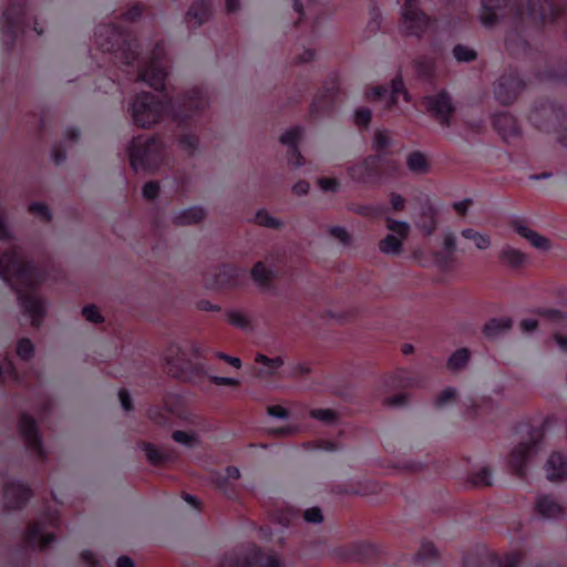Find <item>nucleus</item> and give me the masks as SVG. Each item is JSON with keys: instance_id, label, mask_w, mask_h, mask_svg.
<instances>
[{"instance_id": "1", "label": "nucleus", "mask_w": 567, "mask_h": 567, "mask_svg": "<svg viewBox=\"0 0 567 567\" xmlns=\"http://www.w3.org/2000/svg\"><path fill=\"white\" fill-rule=\"evenodd\" d=\"M0 278L18 293L23 315L32 327H40L47 313V302L31 290L43 280V274L29 264L10 230L6 210L0 207Z\"/></svg>"}, {"instance_id": "2", "label": "nucleus", "mask_w": 567, "mask_h": 567, "mask_svg": "<svg viewBox=\"0 0 567 567\" xmlns=\"http://www.w3.org/2000/svg\"><path fill=\"white\" fill-rule=\"evenodd\" d=\"M127 114L134 125L144 130L152 128L166 116H172L174 120H177L179 116L175 112V106L171 99L145 91L135 94L131 99Z\"/></svg>"}, {"instance_id": "3", "label": "nucleus", "mask_w": 567, "mask_h": 567, "mask_svg": "<svg viewBox=\"0 0 567 567\" xmlns=\"http://www.w3.org/2000/svg\"><path fill=\"white\" fill-rule=\"evenodd\" d=\"M131 167L135 173H151L167 162L168 154L164 142L156 136L138 135L128 146Z\"/></svg>"}, {"instance_id": "4", "label": "nucleus", "mask_w": 567, "mask_h": 567, "mask_svg": "<svg viewBox=\"0 0 567 567\" xmlns=\"http://www.w3.org/2000/svg\"><path fill=\"white\" fill-rule=\"evenodd\" d=\"M95 42L102 51H114L125 64H131L136 55V45L127 43L113 25H101L95 32Z\"/></svg>"}, {"instance_id": "5", "label": "nucleus", "mask_w": 567, "mask_h": 567, "mask_svg": "<svg viewBox=\"0 0 567 567\" xmlns=\"http://www.w3.org/2000/svg\"><path fill=\"white\" fill-rule=\"evenodd\" d=\"M434 27V20L419 9L416 0H404L400 30L409 37L422 38Z\"/></svg>"}, {"instance_id": "6", "label": "nucleus", "mask_w": 567, "mask_h": 567, "mask_svg": "<svg viewBox=\"0 0 567 567\" xmlns=\"http://www.w3.org/2000/svg\"><path fill=\"white\" fill-rule=\"evenodd\" d=\"M163 54V49L157 47L150 58L138 63L137 80L156 91L164 90L167 76V66Z\"/></svg>"}, {"instance_id": "7", "label": "nucleus", "mask_w": 567, "mask_h": 567, "mask_svg": "<svg viewBox=\"0 0 567 567\" xmlns=\"http://www.w3.org/2000/svg\"><path fill=\"white\" fill-rule=\"evenodd\" d=\"M385 223L389 234L380 241L379 249L385 255L398 256L402 252L403 241L408 238L411 226L408 221L391 217H386Z\"/></svg>"}, {"instance_id": "8", "label": "nucleus", "mask_w": 567, "mask_h": 567, "mask_svg": "<svg viewBox=\"0 0 567 567\" xmlns=\"http://www.w3.org/2000/svg\"><path fill=\"white\" fill-rule=\"evenodd\" d=\"M246 276V269L225 264L218 266L212 274V278L207 281L209 288H234L243 284Z\"/></svg>"}, {"instance_id": "9", "label": "nucleus", "mask_w": 567, "mask_h": 567, "mask_svg": "<svg viewBox=\"0 0 567 567\" xmlns=\"http://www.w3.org/2000/svg\"><path fill=\"white\" fill-rule=\"evenodd\" d=\"M542 440L543 434L538 431H535L526 441L520 442L513 449L511 454V462L519 475L524 474L525 463L538 452Z\"/></svg>"}, {"instance_id": "10", "label": "nucleus", "mask_w": 567, "mask_h": 567, "mask_svg": "<svg viewBox=\"0 0 567 567\" xmlns=\"http://www.w3.org/2000/svg\"><path fill=\"white\" fill-rule=\"evenodd\" d=\"M424 105L429 113H431L441 125L449 127L451 118L454 113V105L451 97L445 92L429 95L424 99Z\"/></svg>"}, {"instance_id": "11", "label": "nucleus", "mask_w": 567, "mask_h": 567, "mask_svg": "<svg viewBox=\"0 0 567 567\" xmlns=\"http://www.w3.org/2000/svg\"><path fill=\"white\" fill-rule=\"evenodd\" d=\"M399 95H402L404 101H409V94L404 90L401 79L391 81L390 91L383 86H374L365 93L368 101L380 102L384 109L394 106L398 103Z\"/></svg>"}, {"instance_id": "12", "label": "nucleus", "mask_w": 567, "mask_h": 567, "mask_svg": "<svg viewBox=\"0 0 567 567\" xmlns=\"http://www.w3.org/2000/svg\"><path fill=\"white\" fill-rule=\"evenodd\" d=\"M165 362L168 372L175 378H184L193 383H198L195 375H188V360L186 351L177 343L171 344L165 352Z\"/></svg>"}, {"instance_id": "13", "label": "nucleus", "mask_w": 567, "mask_h": 567, "mask_svg": "<svg viewBox=\"0 0 567 567\" xmlns=\"http://www.w3.org/2000/svg\"><path fill=\"white\" fill-rule=\"evenodd\" d=\"M209 104L207 92L200 86H194L187 90L182 99L179 110L175 112L179 115L177 120H184L193 113L206 109Z\"/></svg>"}, {"instance_id": "14", "label": "nucleus", "mask_w": 567, "mask_h": 567, "mask_svg": "<svg viewBox=\"0 0 567 567\" xmlns=\"http://www.w3.org/2000/svg\"><path fill=\"white\" fill-rule=\"evenodd\" d=\"M538 7H530L529 0H519V6L526 8L527 14L538 18L542 22L553 21L565 8L566 0H537Z\"/></svg>"}, {"instance_id": "15", "label": "nucleus", "mask_w": 567, "mask_h": 567, "mask_svg": "<svg viewBox=\"0 0 567 567\" xmlns=\"http://www.w3.org/2000/svg\"><path fill=\"white\" fill-rule=\"evenodd\" d=\"M523 89V81L516 74L502 75L494 86L495 97L503 104L512 103Z\"/></svg>"}, {"instance_id": "16", "label": "nucleus", "mask_w": 567, "mask_h": 567, "mask_svg": "<svg viewBox=\"0 0 567 567\" xmlns=\"http://www.w3.org/2000/svg\"><path fill=\"white\" fill-rule=\"evenodd\" d=\"M509 225L519 237L527 240L534 248L540 251H549L551 249V241L527 226L524 220L516 218L513 219Z\"/></svg>"}, {"instance_id": "17", "label": "nucleus", "mask_w": 567, "mask_h": 567, "mask_svg": "<svg viewBox=\"0 0 567 567\" xmlns=\"http://www.w3.org/2000/svg\"><path fill=\"white\" fill-rule=\"evenodd\" d=\"M437 215V209L431 203H424L414 220L416 229L425 237L432 236L439 226Z\"/></svg>"}, {"instance_id": "18", "label": "nucleus", "mask_w": 567, "mask_h": 567, "mask_svg": "<svg viewBox=\"0 0 567 567\" xmlns=\"http://www.w3.org/2000/svg\"><path fill=\"white\" fill-rule=\"evenodd\" d=\"M380 158L368 156L348 168L350 178L358 183H367L374 175Z\"/></svg>"}, {"instance_id": "19", "label": "nucleus", "mask_w": 567, "mask_h": 567, "mask_svg": "<svg viewBox=\"0 0 567 567\" xmlns=\"http://www.w3.org/2000/svg\"><path fill=\"white\" fill-rule=\"evenodd\" d=\"M20 432L28 445V447L39 456L43 455V449L41 445L40 437L38 435L37 424L34 420L29 416H21L19 421Z\"/></svg>"}, {"instance_id": "20", "label": "nucleus", "mask_w": 567, "mask_h": 567, "mask_svg": "<svg viewBox=\"0 0 567 567\" xmlns=\"http://www.w3.org/2000/svg\"><path fill=\"white\" fill-rule=\"evenodd\" d=\"M30 489L20 482H10L4 487V502L10 508H18L30 498Z\"/></svg>"}, {"instance_id": "21", "label": "nucleus", "mask_w": 567, "mask_h": 567, "mask_svg": "<svg viewBox=\"0 0 567 567\" xmlns=\"http://www.w3.org/2000/svg\"><path fill=\"white\" fill-rule=\"evenodd\" d=\"M24 13V4L22 2L11 3L2 16L3 32L16 35L17 30L20 29Z\"/></svg>"}, {"instance_id": "22", "label": "nucleus", "mask_w": 567, "mask_h": 567, "mask_svg": "<svg viewBox=\"0 0 567 567\" xmlns=\"http://www.w3.org/2000/svg\"><path fill=\"white\" fill-rule=\"evenodd\" d=\"M255 362L260 365L257 371L258 377L268 379L277 375L278 371L285 364V359L281 355L270 358L262 353H257Z\"/></svg>"}, {"instance_id": "23", "label": "nucleus", "mask_w": 567, "mask_h": 567, "mask_svg": "<svg viewBox=\"0 0 567 567\" xmlns=\"http://www.w3.org/2000/svg\"><path fill=\"white\" fill-rule=\"evenodd\" d=\"M205 210L199 206H193L176 210L172 214V223L177 226H188L202 221Z\"/></svg>"}, {"instance_id": "24", "label": "nucleus", "mask_w": 567, "mask_h": 567, "mask_svg": "<svg viewBox=\"0 0 567 567\" xmlns=\"http://www.w3.org/2000/svg\"><path fill=\"white\" fill-rule=\"evenodd\" d=\"M506 4V0H482L480 20L485 28L495 25L498 19V11Z\"/></svg>"}, {"instance_id": "25", "label": "nucleus", "mask_w": 567, "mask_h": 567, "mask_svg": "<svg viewBox=\"0 0 567 567\" xmlns=\"http://www.w3.org/2000/svg\"><path fill=\"white\" fill-rule=\"evenodd\" d=\"M501 261L512 269H518L527 264V255L518 248L505 245L499 251Z\"/></svg>"}, {"instance_id": "26", "label": "nucleus", "mask_w": 567, "mask_h": 567, "mask_svg": "<svg viewBox=\"0 0 567 567\" xmlns=\"http://www.w3.org/2000/svg\"><path fill=\"white\" fill-rule=\"evenodd\" d=\"M546 476L549 481H560L567 476V463L559 453H553L545 465Z\"/></svg>"}, {"instance_id": "27", "label": "nucleus", "mask_w": 567, "mask_h": 567, "mask_svg": "<svg viewBox=\"0 0 567 567\" xmlns=\"http://www.w3.org/2000/svg\"><path fill=\"white\" fill-rule=\"evenodd\" d=\"M213 0H197L193 3L187 12V17L194 21L195 24L204 23L210 16Z\"/></svg>"}, {"instance_id": "28", "label": "nucleus", "mask_w": 567, "mask_h": 567, "mask_svg": "<svg viewBox=\"0 0 567 567\" xmlns=\"http://www.w3.org/2000/svg\"><path fill=\"white\" fill-rule=\"evenodd\" d=\"M494 126L504 138H509L518 134L516 120L509 114L497 115L494 120Z\"/></svg>"}, {"instance_id": "29", "label": "nucleus", "mask_w": 567, "mask_h": 567, "mask_svg": "<svg viewBox=\"0 0 567 567\" xmlns=\"http://www.w3.org/2000/svg\"><path fill=\"white\" fill-rule=\"evenodd\" d=\"M537 511L544 518H557L563 515L561 506L550 496L538 499Z\"/></svg>"}, {"instance_id": "30", "label": "nucleus", "mask_w": 567, "mask_h": 567, "mask_svg": "<svg viewBox=\"0 0 567 567\" xmlns=\"http://www.w3.org/2000/svg\"><path fill=\"white\" fill-rule=\"evenodd\" d=\"M461 235L464 239L471 240L478 250H487L492 247V238L486 233L474 228H464Z\"/></svg>"}, {"instance_id": "31", "label": "nucleus", "mask_w": 567, "mask_h": 567, "mask_svg": "<svg viewBox=\"0 0 567 567\" xmlns=\"http://www.w3.org/2000/svg\"><path fill=\"white\" fill-rule=\"evenodd\" d=\"M227 321L244 331H252L251 317L244 310L233 309L226 313Z\"/></svg>"}, {"instance_id": "32", "label": "nucleus", "mask_w": 567, "mask_h": 567, "mask_svg": "<svg viewBox=\"0 0 567 567\" xmlns=\"http://www.w3.org/2000/svg\"><path fill=\"white\" fill-rule=\"evenodd\" d=\"M27 539L31 546L44 548L52 542L53 537L51 534L44 533L40 524H34L30 527Z\"/></svg>"}, {"instance_id": "33", "label": "nucleus", "mask_w": 567, "mask_h": 567, "mask_svg": "<svg viewBox=\"0 0 567 567\" xmlns=\"http://www.w3.org/2000/svg\"><path fill=\"white\" fill-rule=\"evenodd\" d=\"M276 272L271 265L264 261H258L251 269V277L259 285H267L275 277Z\"/></svg>"}, {"instance_id": "34", "label": "nucleus", "mask_w": 567, "mask_h": 567, "mask_svg": "<svg viewBox=\"0 0 567 567\" xmlns=\"http://www.w3.org/2000/svg\"><path fill=\"white\" fill-rule=\"evenodd\" d=\"M408 168L415 174H424L429 171V163L424 154L413 152L406 157Z\"/></svg>"}, {"instance_id": "35", "label": "nucleus", "mask_w": 567, "mask_h": 567, "mask_svg": "<svg viewBox=\"0 0 567 567\" xmlns=\"http://www.w3.org/2000/svg\"><path fill=\"white\" fill-rule=\"evenodd\" d=\"M512 326V320L508 318H499L489 320L484 328V333L487 337L494 338L507 331Z\"/></svg>"}, {"instance_id": "36", "label": "nucleus", "mask_w": 567, "mask_h": 567, "mask_svg": "<svg viewBox=\"0 0 567 567\" xmlns=\"http://www.w3.org/2000/svg\"><path fill=\"white\" fill-rule=\"evenodd\" d=\"M255 220L259 226L270 229H281L285 223L279 218L272 216L268 210L260 209L256 213Z\"/></svg>"}, {"instance_id": "37", "label": "nucleus", "mask_w": 567, "mask_h": 567, "mask_svg": "<svg viewBox=\"0 0 567 567\" xmlns=\"http://www.w3.org/2000/svg\"><path fill=\"white\" fill-rule=\"evenodd\" d=\"M172 437L175 442L186 447H195L199 444V437L194 432L175 431Z\"/></svg>"}, {"instance_id": "38", "label": "nucleus", "mask_w": 567, "mask_h": 567, "mask_svg": "<svg viewBox=\"0 0 567 567\" xmlns=\"http://www.w3.org/2000/svg\"><path fill=\"white\" fill-rule=\"evenodd\" d=\"M470 360V352L467 349H460L455 351L449 359L447 365L452 370H458L466 365Z\"/></svg>"}, {"instance_id": "39", "label": "nucleus", "mask_w": 567, "mask_h": 567, "mask_svg": "<svg viewBox=\"0 0 567 567\" xmlns=\"http://www.w3.org/2000/svg\"><path fill=\"white\" fill-rule=\"evenodd\" d=\"M310 415L326 424L334 423L338 417L337 412L331 409H315L310 411Z\"/></svg>"}, {"instance_id": "40", "label": "nucleus", "mask_w": 567, "mask_h": 567, "mask_svg": "<svg viewBox=\"0 0 567 567\" xmlns=\"http://www.w3.org/2000/svg\"><path fill=\"white\" fill-rule=\"evenodd\" d=\"M17 354L22 360H29L34 354V346L28 338H22L17 344Z\"/></svg>"}, {"instance_id": "41", "label": "nucleus", "mask_w": 567, "mask_h": 567, "mask_svg": "<svg viewBox=\"0 0 567 567\" xmlns=\"http://www.w3.org/2000/svg\"><path fill=\"white\" fill-rule=\"evenodd\" d=\"M392 144V137L389 131L380 130L374 133L373 147L377 151H384Z\"/></svg>"}, {"instance_id": "42", "label": "nucleus", "mask_w": 567, "mask_h": 567, "mask_svg": "<svg viewBox=\"0 0 567 567\" xmlns=\"http://www.w3.org/2000/svg\"><path fill=\"white\" fill-rule=\"evenodd\" d=\"M453 55L458 62H470L476 58V52L465 45H456L453 49Z\"/></svg>"}, {"instance_id": "43", "label": "nucleus", "mask_w": 567, "mask_h": 567, "mask_svg": "<svg viewBox=\"0 0 567 567\" xmlns=\"http://www.w3.org/2000/svg\"><path fill=\"white\" fill-rule=\"evenodd\" d=\"M301 137V130L298 127L291 128L287 132H285L281 137L280 142L290 147V148H297V144Z\"/></svg>"}, {"instance_id": "44", "label": "nucleus", "mask_w": 567, "mask_h": 567, "mask_svg": "<svg viewBox=\"0 0 567 567\" xmlns=\"http://www.w3.org/2000/svg\"><path fill=\"white\" fill-rule=\"evenodd\" d=\"M178 145L187 154H193L198 146V140L193 134H184L179 137Z\"/></svg>"}, {"instance_id": "45", "label": "nucleus", "mask_w": 567, "mask_h": 567, "mask_svg": "<svg viewBox=\"0 0 567 567\" xmlns=\"http://www.w3.org/2000/svg\"><path fill=\"white\" fill-rule=\"evenodd\" d=\"M145 452L148 461L153 464H158L169 460V455L167 453L159 451L151 444L145 446Z\"/></svg>"}, {"instance_id": "46", "label": "nucleus", "mask_w": 567, "mask_h": 567, "mask_svg": "<svg viewBox=\"0 0 567 567\" xmlns=\"http://www.w3.org/2000/svg\"><path fill=\"white\" fill-rule=\"evenodd\" d=\"M82 316L91 323L103 322V316L101 315L96 306L90 305L82 309Z\"/></svg>"}, {"instance_id": "47", "label": "nucleus", "mask_w": 567, "mask_h": 567, "mask_svg": "<svg viewBox=\"0 0 567 567\" xmlns=\"http://www.w3.org/2000/svg\"><path fill=\"white\" fill-rule=\"evenodd\" d=\"M0 379L3 382L16 379L13 365L7 358L0 359Z\"/></svg>"}, {"instance_id": "48", "label": "nucleus", "mask_w": 567, "mask_h": 567, "mask_svg": "<svg viewBox=\"0 0 567 567\" xmlns=\"http://www.w3.org/2000/svg\"><path fill=\"white\" fill-rule=\"evenodd\" d=\"M472 482L476 486H488L492 484V473L488 468H481L473 475Z\"/></svg>"}, {"instance_id": "49", "label": "nucleus", "mask_w": 567, "mask_h": 567, "mask_svg": "<svg viewBox=\"0 0 567 567\" xmlns=\"http://www.w3.org/2000/svg\"><path fill=\"white\" fill-rule=\"evenodd\" d=\"M317 183L323 192L337 193L340 189V183L337 178L322 177Z\"/></svg>"}, {"instance_id": "50", "label": "nucleus", "mask_w": 567, "mask_h": 567, "mask_svg": "<svg viewBox=\"0 0 567 567\" xmlns=\"http://www.w3.org/2000/svg\"><path fill=\"white\" fill-rule=\"evenodd\" d=\"M29 210H30V213H32L33 215L38 216L42 220L48 221L51 218V214L49 212V208L44 204H42V203H31L29 205Z\"/></svg>"}, {"instance_id": "51", "label": "nucleus", "mask_w": 567, "mask_h": 567, "mask_svg": "<svg viewBox=\"0 0 567 567\" xmlns=\"http://www.w3.org/2000/svg\"><path fill=\"white\" fill-rule=\"evenodd\" d=\"M150 419L158 425H165L167 423V412L163 409L153 408L148 411Z\"/></svg>"}, {"instance_id": "52", "label": "nucleus", "mask_w": 567, "mask_h": 567, "mask_svg": "<svg viewBox=\"0 0 567 567\" xmlns=\"http://www.w3.org/2000/svg\"><path fill=\"white\" fill-rule=\"evenodd\" d=\"M456 398V390L453 388H447L437 396L436 399V405L437 406H444L450 401L454 400Z\"/></svg>"}, {"instance_id": "53", "label": "nucleus", "mask_w": 567, "mask_h": 567, "mask_svg": "<svg viewBox=\"0 0 567 567\" xmlns=\"http://www.w3.org/2000/svg\"><path fill=\"white\" fill-rule=\"evenodd\" d=\"M354 121L358 125H367L371 121V111L362 107L355 111Z\"/></svg>"}, {"instance_id": "54", "label": "nucleus", "mask_w": 567, "mask_h": 567, "mask_svg": "<svg viewBox=\"0 0 567 567\" xmlns=\"http://www.w3.org/2000/svg\"><path fill=\"white\" fill-rule=\"evenodd\" d=\"M305 519L308 523L319 524L322 522L323 517L321 511L318 507H312L305 512Z\"/></svg>"}, {"instance_id": "55", "label": "nucleus", "mask_w": 567, "mask_h": 567, "mask_svg": "<svg viewBox=\"0 0 567 567\" xmlns=\"http://www.w3.org/2000/svg\"><path fill=\"white\" fill-rule=\"evenodd\" d=\"M268 415L276 419H288L289 411L281 405H270L267 408Z\"/></svg>"}, {"instance_id": "56", "label": "nucleus", "mask_w": 567, "mask_h": 567, "mask_svg": "<svg viewBox=\"0 0 567 567\" xmlns=\"http://www.w3.org/2000/svg\"><path fill=\"white\" fill-rule=\"evenodd\" d=\"M209 380L216 385H229V386H238L239 380L235 378H226V377H217V375H208Z\"/></svg>"}, {"instance_id": "57", "label": "nucleus", "mask_w": 567, "mask_h": 567, "mask_svg": "<svg viewBox=\"0 0 567 567\" xmlns=\"http://www.w3.org/2000/svg\"><path fill=\"white\" fill-rule=\"evenodd\" d=\"M158 190H159L158 184L155 182H150L144 185L142 193L145 198L153 199L157 196Z\"/></svg>"}, {"instance_id": "58", "label": "nucleus", "mask_w": 567, "mask_h": 567, "mask_svg": "<svg viewBox=\"0 0 567 567\" xmlns=\"http://www.w3.org/2000/svg\"><path fill=\"white\" fill-rule=\"evenodd\" d=\"M443 246L449 252L454 251L456 247V237L452 231H445L443 234Z\"/></svg>"}, {"instance_id": "59", "label": "nucleus", "mask_w": 567, "mask_h": 567, "mask_svg": "<svg viewBox=\"0 0 567 567\" xmlns=\"http://www.w3.org/2000/svg\"><path fill=\"white\" fill-rule=\"evenodd\" d=\"M288 163L293 167H300L305 164V161L297 148L290 150L288 154Z\"/></svg>"}, {"instance_id": "60", "label": "nucleus", "mask_w": 567, "mask_h": 567, "mask_svg": "<svg viewBox=\"0 0 567 567\" xmlns=\"http://www.w3.org/2000/svg\"><path fill=\"white\" fill-rule=\"evenodd\" d=\"M330 234L333 237L338 238L342 243H348V240H349V235L343 227H340V226L332 227L330 229Z\"/></svg>"}, {"instance_id": "61", "label": "nucleus", "mask_w": 567, "mask_h": 567, "mask_svg": "<svg viewBox=\"0 0 567 567\" xmlns=\"http://www.w3.org/2000/svg\"><path fill=\"white\" fill-rule=\"evenodd\" d=\"M310 185L306 181H299L292 186V192L298 196L308 194Z\"/></svg>"}, {"instance_id": "62", "label": "nucleus", "mask_w": 567, "mask_h": 567, "mask_svg": "<svg viewBox=\"0 0 567 567\" xmlns=\"http://www.w3.org/2000/svg\"><path fill=\"white\" fill-rule=\"evenodd\" d=\"M118 398L121 401V405L125 411L132 410V401L130 398V393L126 390H120Z\"/></svg>"}, {"instance_id": "63", "label": "nucleus", "mask_w": 567, "mask_h": 567, "mask_svg": "<svg viewBox=\"0 0 567 567\" xmlns=\"http://www.w3.org/2000/svg\"><path fill=\"white\" fill-rule=\"evenodd\" d=\"M520 329L523 332H532L534 331L537 326H538V321L536 319H532V318H528V319H524L520 321Z\"/></svg>"}, {"instance_id": "64", "label": "nucleus", "mask_w": 567, "mask_h": 567, "mask_svg": "<svg viewBox=\"0 0 567 567\" xmlns=\"http://www.w3.org/2000/svg\"><path fill=\"white\" fill-rule=\"evenodd\" d=\"M390 202L395 210H402L405 206V199L399 194H391Z\"/></svg>"}]
</instances>
